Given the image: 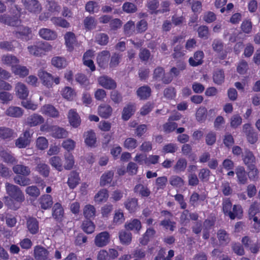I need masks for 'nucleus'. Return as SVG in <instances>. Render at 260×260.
<instances>
[{
	"instance_id": "1",
	"label": "nucleus",
	"mask_w": 260,
	"mask_h": 260,
	"mask_svg": "<svg viewBox=\"0 0 260 260\" xmlns=\"http://www.w3.org/2000/svg\"><path fill=\"white\" fill-rule=\"evenodd\" d=\"M6 189L9 197L6 198V204L11 208L17 209L20 207V204L24 201V196L18 186L6 183Z\"/></svg>"
},
{
	"instance_id": "2",
	"label": "nucleus",
	"mask_w": 260,
	"mask_h": 260,
	"mask_svg": "<svg viewBox=\"0 0 260 260\" xmlns=\"http://www.w3.org/2000/svg\"><path fill=\"white\" fill-rule=\"evenodd\" d=\"M0 22L11 26H16L17 27L16 35V37L25 41L29 40V34L31 33V30L27 27L23 25H20V21L19 20H10V18L6 15H0Z\"/></svg>"
},
{
	"instance_id": "3",
	"label": "nucleus",
	"mask_w": 260,
	"mask_h": 260,
	"mask_svg": "<svg viewBox=\"0 0 260 260\" xmlns=\"http://www.w3.org/2000/svg\"><path fill=\"white\" fill-rule=\"evenodd\" d=\"M243 160L244 164L250 170V171L249 172V177L250 178H255L258 174V171L254 165L255 157L253 153L249 150H245L244 154L243 155Z\"/></svg>"
},
{
	"instance_id": "4",
	"label": "nucleus",
	"mask_w": 260,
	"mask_h": 260,
	"mask_svg": "<svg viewBox=\"0 0 260 260\" xmlns=\"http://www.w3.org/2000/svg\"><path fill=\"white\" fill-rule=\"evenodd\" d=\"M259 212L260 210L257 203H253L250 206L248 211L249 217L254 222L252 227L256 232H260V219H258Z\"/></svg>"
},
{
	"instance_id": "5",
	"label": "nucleus",
	"mask_w": 260,
	"mask_h": 260,
	"mask_svg": "<svg viewBox=\"0 0 260 260\" xmlns=\"http://www.w3.org/2000/svg\"><path fill=\"white\" fill-rule=\"evenodd\" d=\"M34 256L36 260H51V256L49 251L45 247L37 245L34 248Z\"/></svg>"
},
{
	"instance_id": "6",
	"label": "nucleus",
	"mask_w": 260,
	"mask_h": 260,
	"mask_svg": "<svg viewBox=\"0 0 260 260\" xmlns=\"http://www.w3.org/2000/svg\"><path fill=\"white\" fill-rule=\"evenodd\" d=\"M22 3L26 10L32 13H38L42 7L39 2L37 0H22Z\"/></svg>"
},
{
	"instance_id": "7",
	"label": "nucleus",
	"mask_w": 260,
	"mask_h": 260,
	"mask_svg": "<svg viewBox=\"0 0 260 260\" xmlns=\"http://www.w3.org/2000/svg\"><path fill=\"white\" fill-rule=\"evenodd\" d=\"M32 132L29 130L25 131L23 134L16 141V146L19 148H24L28 145L30 142Z\"/></svg>"
},
{
	"instance_id": "8",
	"label": "nucleus",
	"mask_w": 260,
	"mask_h": 260,
	"mask_svg": "<svg viewBox=\"0 0 260 260\" xmlns=\"http://www.w3.org/2000/svg\"><path fill=\"white\" fill-rule=\"evenodd\" d=\"M47 7L49 12L47 14V15H46L45 14H41L39 17L41 20H45L46 19L51 17L52 16L58 15L60 9V7L54 1L49 2Z\"/></svg>"
},
{
	"instance_id": "9",
	"label": "nucleus",
	"mask_w": 260,
	"mask_h": 260,
	"mask_svg": "<svg viewBox=\"0 0 260 260\" xmlns=\"http://www.w3.org/2000/svg\"><path fill=\"white\" fill-rule=\"evenodd\" d=\"M38 76L41 80L43 85L47 88L52 87L53 77L51 74L40 70L38 71Z\"/></svg>"
},
{
	"instance_id": "10",
	"label": "nucleus",
	"mask_w": 260,
	"mask_h": 260,
	"mask_svg": "<svg viewBox=\"0 0 260 260\" xmlns=\"http://www.w3.org/2000/svg\"><path fill=\"white\" fill-rule=\"evenodd\" d=\"M15 91L16 96L22 100L26 99L29 94V90L27 86L20 82L15 84Z\"/></svg>"
},
{
	"instance_id": "11",
	"label": "nucleus",
	"mask_w": 260,
	"mask_h": 260,
	"mask_svg": "<svg viewBox=\"0 0 260 260\" xmlns=\"http://www.w3.org/2000/svg\"><path fill=\"white\" fill-rule=\"evenodd\" d=\"M110 241V234L107 232H103L98 234L94 239L95 245L99 247L107 245Z\"/></svg>"
},
{
	"instance_id": "12",
	"label": "nucleus",
	"mask_w": 260,
	"mask_h": 260,
	"mask_svg": "<svg viewBox=\"0 0 260 260\" xmlns=\"http://www.w3.org/2000/svg\"><path fill=\"white\" fill-rule=\"evenodd\" d=\"M39 35L42 39L47 41L54 40L57 37V34L55 31L47 28L40 29L39 31Z\"/></svg>"
},
{
	"instance_id": "13",
	"label": "nucleus",
	"mask_w": 260,
	"mask_h": 260,
	"mask_svg": "<svg viewBox=\"0 0 260 260\" xmlns=\"http://www.w3.org/2000/svg\"><path fill=\"white\" fill-rule=\"evenodd\" d=\"M64 39L68 50L72 51L77 43V39L75 34L71 31L67 32L64 35Z\"/></svg>"
},
{
	"instance_id": "14",
	"label": "nucleus",
	"mask_w": 260,
	"mask_h": 260,
	"mask_svg": "<svg viewBox=\"0 0 260 260\" xmlns=\"http://www.w3.org/2000/svg\"><path fill=\"white\" fill-rule=\"evenodd\" d=\"M40 112L44 115L52 117H57L59 115L58 110L50 104H46L43 106L40 109Z\"/></svg>"
},
{
	"instance_id": "15",
	"label": "nucleus",
	"mask_w": 260,
	"mask_h": 260,
	"mask_svg": "<svg viewBox=\"0 0 260 260\" xmlns=\"http://www.w3.org/2000/svg\"><path fill=\"white\" fill-rule=\"evenodd\" d=\"M99 84L104 88L108 89H114L116 87L115 82L107 76H101L98 79Z\"/></svg>"
},
{
	"instance_id": "16",
	"label": "nucleus",
	"mask_w": 260,
	"mask_h": 260,
	"mask_svg": "<svg viewBox=\"0 0 260 260\" xmlns=\"http://www.w3.org/2000/svg\"><path fill=\"white\" fill-rule=\"evenodd\" d=\"M68 117L70 124L74 127H77L81 123V119L75 109H71L68 113Z\"/></svg>"
},
{
	"instance_id": "17",
	"label": "nucleus",
	"mask_w": 260,
	"mask_h": 260,
	"mask_svg": "<svg viewBox=\"0 0 260 260\" xmlns=\"http://www.w3.org/2000/svg\"><path fill=\"white\" fill-rule=\"evenodd\" d=\"M124 226L127 230L134 231L137 233H139L142 229L141 222L137 219H133L127 221Z\"/></svg>"
},
{
	"instance_id": "18",
	"label": "nucleus",
	"mask_w": 260,
	"mask_h": 260,
	"mask_svg": "<svg viewBox=\"0 0 260 260\" xmlns=\"http://www.w3.org/2000/svg\"><path fill=\"white\" fill-rule=\"evenodd\" d=\"M93 55L94 52L92 50H89L84 54L83 57L84 64L89 68L91 71H93L95 69L93 61L92 60Z\"/></svg>"
},
{
	"instance_id": "19",
	"label": "nucleus",
	"mask_w": 260,
	"mask_h": 260,
	"mask_svg": "<svg viewBox=\"0 0 260 260\" xmlns=\"http://www.w3.org/2000/svg\"><path fill=\"white\" fill-rule=\"evenodd\" d=\"M112 107L107 104H103L100 105L98 109V114L102 118H108L112 113Z\"/></svg>"
},
{
	"instance_id": "20",
	"label": "nucleus",
	"mask_w": 260,
	"mask_h": 260,
	"mask_svg": "<svg viewBox=\"0 0 260 260\" xmlns=\"http://www.w3.org/2000/svg\"><path fill=\"white\" fill-rule=\"evenodd\" d=\"M110 57V53L108 51H103L97 56L96 61L99 66L101 68H105L107 66Z\"/></svg>"
},
{
	"instance_id": "21",
	"label": "nucleus",
	"mask_w": 260,
	"mask_h": 260,
	"mask_svg": "<svg viewBox=\"0 0 260 260\" xmlns=\"http://www.w3.org/2000/svg\"><path fill=\"white\" fill-rule=\"evenodd\" d=\"M80 180L79 173L76 171H72L69 176L67 183L71 189H74L79 184Z\"/></svg>"
},
{
	"instance_id": "22",
	"label": "nucleus",
	"mask_w": 260,
	"mask_h": 260,
	"mask_svg": "<svg viewBox=\"0 0 260 260\" xmlns=\"http://www.w3.org/2000/svg\"><path fill=\"white\" fill-rule=\"evenodd\" d=\"M155 234L156 232L153 228H148L143 237L140 239V243L143 245H146L155 237Z\"/></svg>"
},
{
	"instance_id": "23",
	"label": "nucleus",
	"mask_w": 260,
	"mask_h": 260,
	"mask_svg": "<svg viewBox=\"0 0 260 260\" xmlns=\"http://www.w3.org/2000/svg\"><path fill=\"white\" fill-rule=\"evenodd\" d=\"M60 93L64 99L68 101H73L76 96V92L74 89L70 87H64L60 91Z\"/></svg>"
},
{
	"instance_id": "24",
	"label": "nucleus",
	"mask_w": 260,
	"mask_h": 260,
	"mask_svg": "<svg viewBox=\"0 0 260 260\" xmlns=\"http://www.w3.org/2000/svg\"><path fill=\"white\" fill-rule=\"evenodd\" d=\"M64 210L60 203L55 204L52 208V216L57 220H61L63 217Z\"/></svg>"
},
{
	"instance_id": "25",
	"label": "nucleus",
	"mask_w": 260,
	"mask_h": 260,
	"mask_svg": "<svg viewBox=\"0 0 260 260\" xmlns=\"http://www.w3.org/2000/svg\"><path fill=\"white\" fill-rule=\"evenodd\" d=\"M44 119L40 115L34 114L27 119V123L30 126H35L44 122Z\"/></svg>"
},
{
	"instance_id": "26",
	"label": "nucleus",
	"mask_w": 260,
	"mask_h": 260,
	"mask_svg": "<svg viewBox=\"0 0 260 260\" xmlns=\"http://www.w3.org/2000/svg\"><path fill=\"white\" fill-rule=\"evenodd\" d=\"M12 72L15 75L21 78L26 77L29 74V70L25 66L17 64L13 67Z\"/></svg>"
},
{
	"instance_id": "27",
	"label": "nucleus",
	"mask_w": 260,
	"mask_h": 260,
	"mask_svg": "<svg viewBox=\"0 0 260 260\" xmlns=\"http://www.w3.org/2000/svg\"><path fill=\"white\" fill-rule=\"evenodd\" d=\"M28 231L32 234H35L39 231V222L36 218H29L26 222Z\"/></svg>"
},
{
	"instance_id": "28",
	"label": "nucleus",
	"mask_w": 260,
	"mask_h": 260,
	"mask_svg": "<svg viewBox=\"0 0 260 260\" xmlns=\"http://www.w3.org/2000/svg\"><path fill=\"white\" fill-rule=\"evenodd\" d=\"M119 238L122 244L128 245L132 242V235L130 232L122 230L119 233Z\"/></svg>"
},
{
	"instance_id": "29",
	"label": "nucleus",
	"mask_w": 260,
	"mask_h": 260,
	"mask_svg": "<svg viewBox=\"0 0 260 260\" xmlns=\"http://www.w3.org/2000/svg\"><path fill=\"white\" fill-rule=\"evenodd\" d=\"M109 197L108 191L106 189H100L94 196V201L98 204L106 202Z\"/></svg>"
},
{
	"instance_id": "30",
	"label": "nucleus",
	"mask_w": 260,
	"mask_h": 260,
	"mask_svg": "<svg viewBox=\"0 0 260 260\" xmlns=\"http://www.w3.org/2000/svg\"><path fill=\"white\" fill-rule=\"evenodd\" d=\"M0 157L7 163L13 164L17 161L15 158L8 151L5 150L2 147L0 148Z\"/></svg>"
},
{
	"instance_id": "31",
	"label": "nucleus",
	"mask_w": 260,
	"mask_h": 260,
	"mask_svg": "<svg viewBox=\"0 0 260 260\" xmlns=\"http://www.w3.org/2000/svg\"><path fill=\"white\" fill-rule=\"evenodd\" d=\"M84 136L85 137V144L90 147L94 146L95 144L96 138L95 134L92 131H89L84 133Z\"/></svg>"
},
{
	"instance_id": "32",
	"label": "nucleus",
	"mask_w": 260,
	"mask_h": 260,
	"mask_svg": "<svg viewBox=\"0 0 260 260\" xmlns=\"http://www.w3.org/2000/svg\"><path fill=\"white\" fill-rule=\"evenodd\" d=\"M14 172L16 174H20L24 176H28L30 173L29 167L22 165H17L13 167Z\"/></svg>"
},
{
	"instance_id": "33",
	"label": "nucleus",
	"mask_w": 260,
	"mask_h": 260,
	"mask_svg": "<svg viewBox=\"0 0 260 260\" xmlns=\"http://www.w3.org/2000/svg\"><path fill=\"white\" fill-rule=\"evenodd\" d=\"M114 176L113 171H107L104 173L100 179V184L102 186H104L110 184Z\"/></svg>"
},
{
	"instance_id": "34",
	"label": "nucleus",
	"mask_w": 260,
	"mask_h": 260,
	"mask_svg": "<svg viewBox=\"0 0 260 260\" xmlns=\"http://www.w3.org/2000/svg\"><path fill=\"white\" fill-rule=\"evenodd\" d=\"M204 53L202 51L196 52L193 57H190L189 59V64L191 66H197L202 63Z\"/></svg>"
},
{
	"instance_id": "35",
	"label": "nucleus",
	"mask_w": 260,
	"mask_h": 260,
	"mask_svg": "<svg viewBox=\"0 0 260 260\" xmlns=\"http://www.w3.org/2000/svg\"><path fill=\"white\" fill-rule=\"evenodd\" d=\"M4 63L10 66L11 69L13 67L16 66L19 63V59L15 56L12 55H8L3 56L2 59Z\"/></svg>"
},
{
	"instance_id": "36",
	"label": "nucleus",
	"mask_w": 260,
	"mask_h": 260,
	"mask_svg": "<svg viewBox=\"0 0 260 260\" xmlns=\"http://www.w3.org/2000/svg\"><path fill=\"white\" fill-rule=\"evenodd\" d=\"M83 213L86 219H90L95 216L96 210L93 205L88 204L84 207Z\"/></svg>"
},
{
	"instance_id": "37",
	"label": "nucleus",
	"mask_w": 260,
	"mask_h": 260,
	"mask_svg": "<svg viewBox=\"0 0 260 260\" xmlns=\"http://www.w3.org/2000/svg\"><path fill=\"white\" fill-rule=\"evenodd\" d=\"M40 204L43 209L49 208L53 204L51 196L48 194L43 196L40 199Z\"/></svg>"
},
{
	"instance_id": "38",
	"label": "nucleus",
	"mask_w": 260,
	"mask_h": 260,
	"mask_svg": "<svg viewBox=\"0 0 260 260\" xmlns=\"http://www.w3.org/2000/svg\"><path fill=\"white\" fill-rule=\"evenodd\" d=\"M236 174L239 183L244 184L247 180V176L244 167L238 166L236 169Z\"/></svg>"
},
{
	"instance_id": "39",
	"label": "nucleus",
	"mask_w": 260,
	"mask_h": 260,
	"mask_svg": "<svg viewBox=\"0 0 260 260\" xmlns=\"http://www.w3.org/2000/svg\"><path fill=\"white\" fill-rule=\"evenodd\" d=\"M23 110L18 107H10L6 111V114L11 117H18L23 114Z\"/></svg>"
},
{
	"instance_id": "40",
	"label": "nucleus",
	"mask_w": 260,
	"mask_h": 260,
	"mask_svg": "<svg viewBox=\"0 0 260 260\" xmlns=\"http://www.w3.org/2000/svg\"><path fill=\"white\" fill-rule=\"evenodd\" d=\"M35 170L45 177H48L50 172L49 167L44 163L38 164L35 168Z\"/></svg>"
},
{
	"instance_id": "41",
	"label": "nucleus",
	"mask_w": 260,
	"mask_h": 260,
	"mask_svg": "<svg viewBox=\"0 0 260 260\" xmlns=\"http://www.w3.org/2000/svg\"><path fill=\"white\" fill-rule=\"evenodd\" d=\"M135 111L134 105H128L123 110L122 118L124 120H127Z\"/></svg>"
},
{
	"instance_id": "42",
	"label": "nucleus",
	"mask_w": 260,
	"mask_h": 260,
	"mask_svg": "<svg viewBox=\"0 0 260 260\" xmlns=\"http://www.w3.org/2000/svg\"><path fill=\"white\" fill-rule=\"evenodd\" d=\"M49 163L52 167L59 172L63 170L62 160L59 156H55L51 157L49 159Z\"/></svg>"
},
{
	"instance_id": "43",
	"label": "nucleus",
	"mask_w": 260,
	"mask_h": 260,
	"mask_svg": "<svg viewBox=\"0 0 260 260\" xmlns=\"http://www.w3.org/2000/svg\"><path fill=\"white\" fill-rule=\"evenodd\" d=\"M74 163V156L71 153H66L64 154V168L66 170H71L73 168Z\"/></svg>"
},
{
	"instance_id": "44",
	"label": "nucleus",
	"mask_w": 260,
	"mask_h": 260,
	"mask_svg": "<svg viewBox=\"0 0 260 260\" xmlns=\"http://www.w3.org/2000/svg\"><path fill=\"white\" fill-rule=\"evenodd\" d=\"M125 220V218L123 211L121 210H116L114 212L113 222L116 225H119L122 223Z\"/></svg>"
},
{
	"instance_id": "45",
	"label": "nucleus",
	"mask_w": 260,
	"mask_h": 260,
	"mask_svg": "<svg viewBox=\"0 0 260 260\" xmlns=\"http://www.w3.org/2000/svg\"><path fill=\"white\" fill-rule=\"evenodd\" d=\"M51 63L54 67L58 69L64 68L67 65L66 60L64 58L59 56L53 57Z\"/></svg>"
},
{
	"instance_id": "46",
	"label": "nucleus",
	"mask_w": 260,
	"mask_h": 260,
	"mask_svg": "<svg viewBox=\"0 0 260 260\" xmlns=\"http://www.w3.org/2000/svg\"><path fill=\"white\" fill-rule=\"evenodd\" d=\"M52 135L56 138H63L67 137L68 132L62 128L54 126L52 128Z\"/></svg>"
},
{
	"instance_id": "47",
	"label": "nucleus",
	"mask_w": 260,
	"mask_h": 260,
	"mask_svg": "<svg viewBox=\"0 0 260 260\" xmlns=\"http://www.w3.org/2000/svg\"><path fill=\"white\" fill-rule=\"evenodd\" d=\"M95 227L94 223L88 220H84L82 224V229L83 231L88 234H91L94 231Z\"/></svg>"
},
{
	"instance_id": "48",
	"label": "nucleus",
	"mask_w": 260,
	"mask_h": 260,
	"mask_svg": "<svg viewBox=\"0 0 260 260\" xmlns=\"http://www.w3.org/2000/svg\"><path fill=\"white\" fill-rule=\"evenodd\" d=\"M164 70L161 68H157L155 69L154 72V76L156 79H161L164 83H169L172 81V78L169 77L168 79H166V77H164Z\"/></svg>"
},
{
	"instance_id": "49",
	"label": "nucleus",
	"mask_w": 260,
	"mask_h": 260,
	"mask_svg": "<svg viewBox=\"0 0 260 260\" xmlns=\"http://www.w3.org/2000/svg\"><path fill=\"white\" fill-rule=\"evenodd\" d=\"M207 110L205 107H200L196 112V119L199 122H204L207 118Z\"/></svg>"
},
{
	"instance_id": "50",
	"label": "nucleus",
	"mask_w": 260,
	"mask_h": 260,
	"mask_svg": "<svg viewBox=\"0 0 260 260\" xmlns=\"http://www.w3.org/2000/svg\"><path fill=\"white\" fill-rule=\"evenodd\" d=\"M151 89L148 86H142L137 90V95L141 99H146L150 95Z\"/></svg>"
},
{
	"instance_id": "51",
	"label": "nucleus",
	"mask_w": 260,
	"mask_h": 260,
	"mask_svg": "<svg viewBox=\"0 0 260 260\" xmlns=\"http://www.w3.org/2000/svg\"><path fill=\"white\" fill-rule=\"evenodd\" d=\"M125 206L130 212H134L138 208V201L134 198L128 200L125 203Z\"/></svg>"
},
{
	"instance_id": "52",
	"label": "nucleus",
	"mask_w": 260,
	"mask_h": 260,
	"mask_svg": "<svg viewBox=\"0 0 260 260\" xmlns=\"http://www.w3.org/2000/svg\"><path fill=\"white\" fill-rule=\"evenodd\" d=\"M51 21L56 26L64 28H67L70 26V23L67 20L60 17H52Z\"/></svg>"
},
{
	"instance_id": "53",
	"label": "nucleus",
	"mask_w": 260,
	"mask_h": 260,
	"mask_svg": "<svg viewBox=\"0 0 260 260\" xmlns=\"http://www.w3.org/2000/svg\"><path fill=\"white\" fill-rule=\"evenodd\" d=\"M27 49L29 53L32 55L36 56H42L39 42L33 45L28 46Z\"/></svg>"
},
{
	"instance_id": "54",
	"label": "nucleus",
	"mask_w": 260,
	"mask_h": 260,
	"mask_svg": "<svg viewBox=\"0 0 260 260\" xmlns=\"http://www.w3.org/2000/svg\"><path fill=\"white\" fill-rule=\"evenodd\" d=\"M96 24V20L92 17H86L84 20V27L87 30H91L94 28Z\"/></svg>"
},
{
	"instance_id": "55",
	"label": "nucleus",
	"mask_w": 260,
	"mask_h": 260,
	"mask_svg": "<svg viewBox=\"0 0 260 260\" xmlns=\"http://www.w3.org/2000/svg\"><path fill=\"white\" fill-rule=\"evenodd\" d=\"M242 209L240 205H235L233 207V211L229 213L230 217L234 219L236 217L240 218L242 215Z\"/></svg>"
},
{
	"instance_id": "56",
	"label": "nucleus",
	"mask_w": 260,
	"mask_h": 260,
	"mask_svg": "<svg viewBox=\"0 0 260 260\" xmlns=\"http://www.w3.org/2000/svg\"><path fill=\"white\" fill-rule=\"evenodd\" d=\"M135 191L139 193L142 197H148L150 194L148 188L142 184L137 185L135 187Z\"/></svg>"
},
{
	"instance_id": "57",
	"label": "nucleus",
	"mask_w": 260,
	"mask_h": 260,
	"mask_svg": "<svg viewBox=\"0 0 260 260\" xmlns=\"http://www.w3.org/2000/svg\"><path fill=\"white\" fill-rule=\"evenodd\" d=\"M61 146L64 149L69 152L75 149L76 142L71 139H68L63 141Z\"/></svg>"
},
{
	"instance_id": "58",
	"label": "nucleus",
	"mask_w": 260,
	"mask_h": 260,
	"mask_svg": "<svg viewBox=\"0 0 260 260\" xmlns=\"http://www.w3.org/2000/svg\"><path fill=\"white\" fill-rule=\"evenodd\" d=\"M123 11L127 13H134L137 10V6L131 2H125L122 6Z\"/></svg>"
},
{
	"instance_id": "59",
	"label": "nucleus",
	"mask_w": 260,
	"mask_h": 260,
	"mask_svg": "<svg viewBox=\"0 0 260 260\" xmlns=\"http://www.w3.org/2000/svg\"><path fill=\"white\" fill-rule=\"evenodd\" d=\"M48 142L46 138L40 137L36 140V146L40 150H44L48 147Z\"/></svg>"
},
{
	"instance_id": "60",
	"label": "nucleus",
	"mask_w": 260,
	"mask_h": 260,
	"mask_svg": "<svg viewBox=\"0 0 260 260\" xmlns=\"http://www.w3.org/2000/svg\"><path fill=\"white\" fill-rule=\"evenodd\" d=\"M137 146V141L133 138H127L124 142V147L128 150L135 149Z\"/></svg>"
},
{
	"instance_id": "61",
	"label": "nucleus",
	"mask_w": 260,
	"mask_h": 260,
	"mask_svg": "<svg viewBox=\"0 0 260 260\" xmlns=\"http://www.w3.org/2000/svg\"><path fill=\"white\" fill-rule=\"evenodd\" d=\"M187 166V161L185 159L180 158L177 161L174 169L177 172L184 171Z\"/></svg>"
},
{
	"instance_id": "62",
	"label": "nucleus",
	"mask_w": 260,
	"mask_h": 260,
	"mask_svg": "<svg viewBox=\"0 0 260 260\" xmlns=\"http://www.w3.org/2000/svg\"><path fill=\"white\" fill-rule=\"evenodd\" d=\"M26 193L29 196L36 198L40 194V190L36 186L27 187L25 189Z\"/></svg>"
},
{
	"instance_id": "63",
	"label": "nucleus",
	"mask_w": 260,
	"mask_h": 260,
	"mask_svg": "<svg viewBox=\"0 0 260 260\" xmlns=\"http://www.w3.org/2000/svg\"><path fill=\"white\" fill-rule=\"evenodd\" d=\"M224 79V74L221 70L215 72L213 75V80L216 84H221L223 82Z\"/></svg>"
},
{
	"instance_id": "64",
	"label": "nucleus",
	"mask_w": 260,
	"mask_h": 260,
	"mask_svg": "<svg viewBox=\"0 0 260 260\" xmlns=\"http://www.w3.org/2000/svg\"><path fill=\"white\" fill-rule=\"evenodd\" d=\"M86 10L89 13H94L99 11L100 7L98 3L93 2H89L87 3L86 7Z\"/></svg>"
}]
</instances>
